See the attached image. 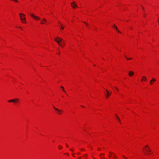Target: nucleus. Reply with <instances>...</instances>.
Segmentation results:
<instances>
[{"mask_svg":"<svg viewBox=\"0 0 159 159\" xmlns=\"http://www.w3.org/2000/svg\"><path fill=\"white\" fill-rule=\"evenodd\" d=\"M142 8L143 9H144V7L143 6H142Z\"/></svg>","mask_w":159,"mask_h":159,"instance_id":"nucleus-26","label":"nucleus"},{"mask_svg":"<svg viewBox=\"0 0 159 159\" xmlns=\"http://www.w3.org/2000/svg\"><path fill=\"white\" fill-rule=\"evenodd\" d=\"M108 157L109 158L111 157H112L113 159H116V156L115 155V154L111 152H109V155H108Z\"/></svg>","mask_w":159,"mask_h":159,"instance_id":"nucleus-6","label":"nucleus"},{"mask_svg":"<svg viewBox=\"0 0 159 159\" xmlns=\"http://www.w3.org/2000/svg\"><path fill=\"white\" fill-rule=\"evenodd\" d=\"M66 147H68V145H67V144L66 145Z\"/></svg>","mask_w":159,"mask_h":159,"instance_id":"nucleus-27","label":"nucleus"},{"mask_svg":"<svg viewBox=\"0 0 159 159\" xmlns=\"http://www.w3.org/2000/svg\"><path fill=\"white\" fill-rule=\"evenodd\" d=\"M30 16L33 18L35 20H38L39 19V18L38 16H35L34 14H30Z\"/></svg>","mask_w":159,"mask_h":159,"instance_id":"nucleus-8","label":"nucleus"},{"mask_svg":"<svg viewBox=\"0 0 159 159\" xmlns=\"http://www.w3.org/2000/svg\"><path fill=\"white\" fill-rule=\"evenodd\" d=\"M20 19L22 20V23H25L26 21L25 20V15L23 14L20 13Z\"/></svg>","mask_w":159,"mask_h":159,"instance_id":"nucleus-4","label":"nucleus"},{"mask_svg":"<svg viewBox=\"0 0 159 159\" xmlns=\"http://www.w3.org/2000/svg\"><path fill=\"white\" fill-rule=\"evenodd\" d=\"M104 93L105 95L106 98H108L111 95V92H110L107 90L106 89L105 92H104Z\"/></svg>","mask_w":159,"mask_h":159,"instance_id":"nucleus-5","label":"nucleus"},{"mask_svg":"<svg viewBox=\"0 0 159 159\" xmlns=\"http://www.w3.org/2000/svg\"><path fill=\"white\" fill-rule=\"evenodd\" d=\"M85 156H86V155H85V156H84V157H85Z\"/></svg>","mask_w":159,"mask_h":159,"instance_id":"nucleus-31","label":"nucleus"},{"mask_svg":"<svg viewBox=\"0 0 159 159\" xmlns=\"http://www.w3.org/2000/svg\"><path fill=\"white\" fill-rule=\"evenodd\" d=\"M72 155L73 156V157H75V156H74V153H72Z\"/></svg>","mask_w":159,"mask_h":159,"instance_id":"nucleus-23","label":"nucleus"},{"mask_svg":"<svg viewBox=\"0 0 159 159\" xmlns=\"http://www.w3.org/2000/svg\"><path fill=\"white\" fill-rule=\"evenodd\" d=\"M54 40L62 47H64L65 45L64 41L60 38L57 37Z\"/></svg>","mask_w":159,"mask_h":159,"instance_id":"nucleus-2","label":"nucleus"},{"mask_svg":"<svg viewBox=\"0 0 159 159\" xmlns=\"http://www.w3.org/2000/svg\"><path fill=\"white\" fill-rule=\"evenodd\" d=\"M66 155H68V154L67 153V154H66Z\"/></svg>","mask_w":159,"mask_h":159,"instance_id":"nucleus-29","label":"nucleus"},{"mask_svg":"<svg viewBox=\"0 0 159 159\" xmlns=\"http://www.w3.org/2000/svg\"><path fill=\"white\" fill-rule=\"evenodd\" d=\"M58 148L59 150H61L62 149V147L61 145H59L58 146Z\"/></svg>","mask_w":159,"mask_h":159,"instance_id":"nucleus-17","label":"nucleus"},{"mask_svg":"<svg viewBox=\"0 0 159 159\" xmlns=\"http://www.w3.org/2000/svg\"><path fill=\"white\" fill-rule=\"evenodd\" d=\"M115 88L117 91H118V89L116 87H115Z\"/></svg>","mask_w":159,"mask_h":159,"instance_id":"nucleus-25","label":"nucleus"},{"mask_svg":"<svg viewBox=\"0 0 159 159\" xmlns=\"http://www.w3.org/2000/svg\"><path fill=\"white\" fill-rule=\"evenodd\" d=\"M8 102H18V99H14L12 100H10L8 101Z\"/></svg>","mask_w":159,"mask_h":159,"instance_id":"nucleus-9","label":"nucleus"},{"mask_svg":"<svg viewBox=\"0 0 159 159\" xmlns=\"http://www.w3.org/2000/svg\"><path fill=\"white\" fill-rule=\"evenodd\" d=\"M126 59H127V60H131V58H128L127 57H126Z\"/></svg>","mask_w":159,"mask_h":159,"instance_id":"nucleus-21","label":"nucleus"},{"mask_svg":"<svg viewBox=\"0 0 159 159\" xmlns=\"http://www.w3.org/2000/svg\"><path fill=\"white\" fill-rule=\"evenodd\" d=\"M124 158L126 159V158L125 157H123Z\"/></svg>","mask_w":159,"mask_h":159,"instance_id":"nucleus-28","label":"nucleus"},{"mask_svg":"<svg viewBox=\"0 0 159 159\" xmlns=\"http://www.w3.org/2000/svg\"><path fill=\"white\" fill-rule=\"evenodd\" d=\"M57 54L58 55H59L60 54V52H57Z\"/></svg>","mask_w":159,"mask_h":159,"instance_id":"nucleus-22","label":"nucleus"},{"mask_svg":"<svg viewBox=\"0 0 159 159\" xmlns=\"http://www.w3.org/2000/svg\"><path fill=\"white\" fill-rule=\"evenodd\" d=\"M71 6L74 8H75L77 7V5L74 2L71 3Z\"/></svg>","mask_w":159,"mask_h":159,"instance_id":"nucleus-11","label":"nucleus"},{"mask_svg":"<svg viewBox=\"0 0 159 159\" xmlns=\"http://www.w3.org/2000/svg\"><path fill=\"white\" fill-rule=\"evenodd\" d=\"M46 21V20L45 19H43L42 20H40V24H44Z\"/></svg>","mask_w":159,"mask_h":159,"instance_id":"nucleus-13","label":"nucleus"},{"mask_svg":"<svg viewBox=\"0 0 159 159\" xmlns=\"http://www.w3.org/2000/svg\"><path fill=\"white\" fill-rule=\"evenodd\" d=\"M114 28H115L116 30V31L118 32H120V31L117 28V27L116 26H114Z\"/></svg>","mask_w":159,"mask_h":159,"instance_id":"nucleus-16","label":"nucleus"},{"mask_svg":"<svg viewBox=\"0 0 159 159\" xmlns=\"http://www.w3.org/2000/svg\"><path fill=\"white\" fill-rule=\"evenodd\" d=\"M116 117L118 120V121L119 122H120V120L119 119V118L118 116L117 115H116Z\"/></svg>","mask_w":159,"mask_h":159,"instance_id":"nucleus-15","label":"nucleus"},{"mask_svg":"<svg viewBox=\"0 0 159 159\" xmlns=\"http://www.w3.org/2000/svg\"><path fill=\"white\" fill-rule=\"evenodd\" d=\"M19 28H21V27H18Z\"/></svg>","mask_w":159,"mask_h":159,"instance_id":"nucleus-30","label":"nucleus"},{"mask_svg":"<svg viewBox=\"0 0 159 159\" xmlns=\"http://www.w3.org/2000/svg\"><path fill=\"white\" fill-rule=\"evenodd\" d=\"M104 154H102L100 156V157L101 159H104V157H103Z\"/></svg>","mask_w":159,"mask_h":159,"instance_id":"nucleus-18","label":"nucleus"},{"mask_svg":"<svg viewBox=\"0 0 159 159\" xmlns=\"http://www.w3.org/2000/svg\"><path fill=\"white\" fill-rule=\"evenodd\" d=\"M156 81V80L154 78H152L150 80L149 84L150 85H152L154 84L155 82Z\"/></svg>","mask_w":159,"mask_h":159,"instance_id":"nucleus-7","label":"nucleus"},{"mask_svg":"<svg viewBox=\"0 0 159 159\" xmlns=\"http://www.w3.org/2000/svg\"><path fill=\"white\" fill-rule=\"evenodd\" d=\"M85 156H86V155H85V156H84V157H85Z\"/></svg>","mask_w":159,"mask_h":159,"instance_id":"nucleus-32","label":"nucleus"},{"mask_svg":"<svg viewBox=\"0 0 159 159\" xmlns=\"http://www.w3.org/2000/svg\"><path fill=\"white\" fill-rule=\"evenodd\" d=\"M147 80V78L145 76H143L141 78V82L145 81L146 82Z\"/></svg>","mask_w":159,"mask_h":159,"instance_id":"nucleus-10","label":"nucleus"},{"mask_svg":"<svg viewBox=\"0 0 159 159\" xmlns=\"http://www.w3.org/2000/svg\"><path fill=\"white\" fill-rule=\"evenodd\" d=\"M84 23H85V25H86V26L88 27V24L86 22H84Z\"/></svg>","mask_w":159,"mask_h":159,"instance_id":"nucleus-20","label":"nucleus"},{"mask_svg":"<svg viewBox=\"0 0 159 159\" xmlns=\"http://www.w3.org/2000/svg\"><path fill=\"white\" fill-rule=\"evenodd\" d=\"M53 108L56 110L57 114L59 115H62V114L63 111V110H59L54 107H53Z\"/></svg>","mask_w":159,"mask_h":159,"instance_id":"nucleus-3","label":"nucleus"},{"mask_svg":"<svg viewBox=\"0 0 159 159\" xmlns=\"http://www.w3.org/2000/svg\"><path fill=\"white\" fill-rule=\"evenodd\" d=\"M134 73L133 71H129V75L130 77H132L134 75Z\"/></svg>","mask_w":159,"mask_h":159,"instance_id":"nucleus-12","label":"nucleus"},{"mask_svg":"<svg viewBox=\"0 0 159 159\" xmlns=\"http://www.w3.org/2000/svg\"><path fill=\"white\" fill-rule=\"evenodd\" d=\"M61 88L62 89L63 91H64V93H66V92L64 90V87L63 86H61Z\"/></svg>","mask_w":159,"mask_h":159,"instance_id":"nucleus-19","label":"nucleus"},{"mask_svg":"<svg viewBox=\"0 0 159 159\" xmlns=\"http://www.w3.org/2000/svg\"><path fill=\"white\" fill-rule=\"evenodd\" d=\"M59 27L60 28L61 30H62L64 29V27L61 24H60V25H59Z\"/></svg>","mask_w":159,"mask_h":159,"instance_id":"nucleus-14","label":"nucleus"},{"mask_svg":"<svg viewBox=\"0 0 159 159\" xmlns=\"http://www.w3.org/2000/svg\"><path fill=\"white\" fill-rule=\"evenodd\" d=\"M70 150L71 151H73L74 150H73L72 149H70Z\"/></svg>","mask_w":159,"mask_h":159,"instance_id":"nucleus-24","label":"nucleus"},{"mask_svg":"<svg viewBox=\"0 0 159 159\" xmlns=\"http://www.w3.org/2000/svg\"><path fill=\"white\" fill-rule=\"evenodd\" d=\"M143 151L145 153L146 156L150 155L152 153L150 148L148 145L144 146L143 149Z\"/></svg>","mask_w":159,"mask_h":159,"instance_id":"nucleus-1","label":"nucleus"}]
</instances>
